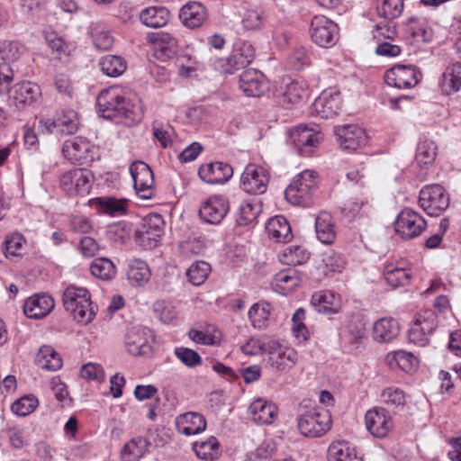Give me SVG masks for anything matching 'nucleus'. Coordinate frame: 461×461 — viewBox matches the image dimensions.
Wrapping results in <instances>:
<instances>
[{"instance_id":"obj_1","label":"nucleus","mask_w":461,"mask_h":461,"mask_svg":"<svg viewBox=\"0 0 461 461\" xmlns=\"http://www.w3.org/2000/svg\"><path fill=\"white\" fill-rule=\"evenodd\" d=\"M96 104L104 118L118 119L129 126L142 119L140 107L128 100L123 89L119 86L102 90L96 98Z\"/></svg>"},{"instance_id":"obj_2","label":"nucleus","mask_w":461,"mask_h":461,"mask_svg":"<svg viewBox=\"0 0 461 461\" xmlns=\"http://www.w3.org/2000/svg\"><path fill=\"white\" fill-rule=\"evenodd\" d=\"M62 303L66 311L70 312L73 319L78 323L88 324L96 314V310L91 301V294L85 287L68 286L62 294Z\"/></svg>"},{"instance_id":"obj_3","label":"nucleus","mask_w":461,"mask_h":461,"mask_svg":"<svg viewBox=\"0 0 461 461\" xmlns=\"http://www.w3.org/2000/svg\"><path fill=\"white\" fill-rule=\"evenodd\" d=\"M332 420L329 411L315 407L305 411L297 419L298 429L303 437L321 438L331 428Z\"/></svg>"},{"instance_id":"obj_4","label":"nucleus","mask_w":461,"mask_h":461,"mask_svg":"<svg viewBox=\"0 0 461 461\" xmlns=\"http://www.w3.org/2000/svg\"><path fill=\"white\" fill-rule=\"evenodd\" d=\"M317 174L304 170L297 175L285 191L287 202L294 205H306L317 187Z\"/></svg>"},{"instance_id":"obj_5","label":"nucleus","mask_w":461,"mask_h":461,"mask_svg":"<svg viewBox=\"0 0 461 461\" xmlns=\"http://www.w3.org/2000/svg\"><path fill=\"white\" fill-rule=\"evenodd\" d=\"M419 204L428 215L438 216L449 206V196L440 185H427L420 191Z\"/></svg>"},{"instance_id":"obj_6","label":"nucleus","mask_w":461,"mask_h":461,"mask_svg":"<svg viewBox=\"0 0 461 461\" xmlns=\"http://www.w3.org/2000/svg\"><path fill=\"white\" fill-rule=\"evenodd\" d=\"M306 95V85L303 80L283 77L273 90L275 102L283 107L300 103Z\"/></svg>"},{"instance_id":"obj_7","label":"nucleus","mask_w":461,"mask_h":461,"mask_svg":"<svg viewBox=\"0 0 461 461\" xmlns=\"http://www.w3.org/2000/svg\"><path fill=\"white\" fill-rule=\"evenodd\" d=\"M309 32L312 41L322 48H330L339 41L337 23L323 15H316L312 19Z\"/></svg>"},{"instance_id":"obj_8","label":"nucleus","mask_w":461,"mask_h":461,"mask_svg":"<svg viewBox=\"0 0 461 461\" xmlns=\"http://www.w3.org/2000/svg\"><path fill=\"white\" fill-rule=\"evenodd\" d=\"M93 175L85 168H72L59 175V186L68 195H83L89 193Z\"/></svg>"},{"instance_id":"obj_9","label":"nucleus","mask_w":461,"mask_h":461,"mask_svg":"<svg viewBox=\"0 0 461 461\" xmlns=\"http://www.w3.org/2000/svg\"><path fill=\"white\" fill-rule=\"evenodd\" d=\"M265 354L268 356L267 363L270 366L278 371L292 368L298 360V353L295 349L276 340L266 342Z\"/></svg>"},{"instance_id":"obj_10","label":"nucleus","mask_w":461,"mask_h":461,"mask_svg":"<svg viewBox=\"0 0 461 461\" xmlns=\"http://www.w3.org/2000/svg\"><path fill=\"white\" fill-rule=\"evenodd\" d=\"M130 173L138 196L144 200L153 198L156 194V186L151 168L142 161H136L130 166Z\"/></svg>"},{"instance_id":"obj_11","label":"nucleus","mask_w":461,"mask_h":461,"mask_svg":"<svg viewBox=\"0 0 461 461\" xmlns=\"http://www.w3.org/2000/svg\"><path fill=\"white\" fill-rule=\"evenodd\" d=\"M426 226L425 219L410 208L402 210L394 222L395 231L405 240H411L420 236Z\"/></svg>"},{"instance_id":"obj_12","label":"nucleus","mask_w":461,"mask_h":461,"mask_svg":"<svg viewBox=\"0 0 461 461\" xmlns=\"http://www.w3.org/2000/svg\"><path fill=\"white\" fill-rule=\"evenodd\" d=\"M254 58V47L249 42H242L232 50L228 58L218 59L216 67L223 73L233 74L238 69L249 65Z\"/></svg>"},{"instance_id":"obj_13","label":"nucleus","mask_w":461,"mask_h":461,"mask_svg":"<svg viewBox=\"0 0 461 461\" xmlns=\"http://www.w3.org/2000/svg\"><path fill=\"white\" fill-rule=\"evenodd\" d=\"M42 93L41 86L31 81L15 84L10 90V98L18 109H26L41 103Z\"/></svg>"},{"instance_id":"obj_14","label":"nucleus","mask_w":461,"mask_h":461,"mask_svg":"<svg viewBox=\"0 0 461 461\" xmlns=\"http://www.w3.org/2000/svg\"><path fill=\"white\" fill-rule=\"evenodd\" d=\"M242 189L250 194H260L267 191L269 174L263 167L248 165L240 177Z\"/></svg>"},{"instance_id":"obj_15","label":"nucleus","mask_w":461,"mask_h":461,"mask_svg":"<svg viewBox=\"0 0 461 461\" xmlns=\"http://www.w3.org/2000/svg\"><path fill=\"white\" fill-rule=\"evenodd\" d=\"M164 227L165 221L159 214L147 215L138 230L140 243L149 249L155 248L164 233Z\"/></svg>"},{"instance_id":"obj_16","label":"nucleus","mask_w":461,"mask_h":461,"mask_svg":"<svg viewBox=\"0 0 461 461\" xmlns=\"http://www.w3.org/2000/svg\"><path fill=\"white\" fill-rule=\"evenodd\" d=\"M418 70L412 65H395L384 74L385 83L399 89H409L419 83Z\"/></svg>"},{"instance_id":"obj_17","label":"nucleus","mask_w":461,"mask_h":461,"mask_svg":"<svg viewBox=\"0 0 461 461\" xmlns=\"http://www.w3.org/2000/svg\"><path fill=\"white\" fill-rule=\"evenodd\" d=\"M289 139L300 155L310 156L321 140V136L318 131L300 125L291 131Z\"/></svg>"},{"instance_id":"obj_18","label":"nucleus","mask_w":461,"mask_h":461,"mask_svg":"<svg viewBox=\"0 0 461 461\" xmlns=\"http://www.w3.org/2000/svg\"><path fill=\"white\" fill-rule=\"evenodd\" d=\"M335 133L340 147L351 151L366 146L369 140L366 131L355 124L337 126Z\"/></svg>"},{"instance_id":"obj_19","label":"nucleus","mask_w":461,"mask_h":461,"mask_svg":"<svg viewBox=\"0 0 461 461\" xmlns=\"http://www.w3.org/2000/svg\"><path fill=\"white\" fill-rule=\"evenodd\" d=\"M383 274L386 283L394 288L409 285L412 277L410 263L402 258L387 261Z\"/></svg>"},{"instance_id":"obj_20","label":"nucleus","mask_w":461,"mask_h":461,"mask_svg":"<svg viewBox=\"0 0 461 461\" xmlns=\"http://www.w3.org/2000/svg\"><path fill=\"white\" fill-rule=\"evenodd\" d=\"M340 109V94L332 89L324 90L312 105V113L322 119L333 118Z\"/></svg>"},{"instance_id":"obj_21","label":"nucleus","mask_w":461,"mask_h":461,"mask_svg":"<svg viewBox=\"0 0 461 461\" xmlns=\"http://www.w3.org/2000/svg\"><path fill=\"white\" fill-rule=\"evenodd\" d=\"M94 146L84 137L67 140L62 146L64 157L72 163L86 164L93 159Z\"/></svg>"},{"instance_id":"obj_22","label":"nucleus","mask_w":461,"mask_h":461,"mask_svg":"<svg viewBox=\"0 0 461 461\" xmlns=\"http://www.w3.org/2000/svg\"><path fill=\"white\" fill-rule=\"evenodd\" d=\"M366 429L375 438H384L393 428L392 418L384 408H373L365 416Z\"/></svg>"},{"instance_id":"obj_23","label":"nucleus","mask_w":461,"mask_h":461,"mask_svg":"<svg viewBox=\"0 0 461 461\" xmlns=\"http://www.w3.org/2000/svg\"><path fill=\"white\" fill-rule=\"evenodd\" d=\"M150 330L142 327H132L125 337L127 351L132 356H147L151 353Z\"/></svg>"},{"instance_id":"obj_24","label":"nucleus","mask_w":461,"mask_h":461,"mask_svg":"<svg viewBox=\"0 0 461 461\" xmlns=\"http://www.w3.org/2000/svg\"><path fill=\"white\" fill-rule=\"evenodd\" d=\"M229 210L227 199L221 195L210 196L200 207V217L211 224L220 223Z\"/></svg>"},{"instance_id":"obj_25","label":"nucleus","mask_w":461,"mask_h":461,"mask_svg":"<svg viewBox=\"0 0 461 461\" xmlns=\"http://www.w3.org/2000/svg\"><path fill=\"white\" fill-rule=\"evenodd\" d=\"M239 85L241 91L248 96L258 97L267 88V80L259 70L249 68L240 74Z\"/></svg>"},{"instance_id":"obj_26","label":"nucleus","mask_w":461,"mask_h":461,"mask_svg":"<svg viewBox=\"0 0 461 461\" xmlns=\"http://www.w3.org/2000/svg\"><path fill=\"white\" fill-rule=\"evenodd\" d=\"M233 174L232 167L223 162H211L199 168L200 178L208 184H224Z\"/></svg>"},{"instance_id":"obj_27","label":"nucleus","mask_w":461,"mask_h":461,"mask_svg":"<svg viewBox=\"0 0 461 461\" xmlns=\"http://www.w3.org/2000/svg\"><path fill=\"white\" fill-rule=\"evenodd\" d=\"M54 300L48 294H34L23 305L24 314L30 319H41L54 308Z\"/></svg>"},{"instance_id":"obj_28","label":"nucleus","mask_w":461,"mask_h":461,"mask_svg":"<svg viewBox=\"0 0 461 461\" xmlns=\"http://www.w3.org/2000/svg\"><path fill=\"white\" fill-rule=\"evenodd\" d=\"M179 18L185 26L198 28L207 19V10L199 2H188L180 9Z\"/></svg>"},{"instance_id":"obj_29","label":"nucleus","mask_w":461,"mask_h":461,"mask_svg":"<svg viewBox=\"0 0 461 461\" xmlns=\"http://www.w3.org/2000/svg\"><path fill=\"white\" fill-rule=\"evenodd\" d=\"M249 415L256 423L271 424L277 415V407L259 398L249 405Z\"/></svg>"},{"instance_id":"obj_30","label":"nucleus","mask_w":461,"mask_h":461,"mask_svg":"<svg viewBox=\"0 0 461 461\" xmlns=\"http://www.w3.org/2000/svg\"><path fill=\"white\" fill-rule=\"evenodd\" d=\"M176 425L179 433L190 436L203 431L206 428V420L198 412H186L176 418Z\"/></svg>"},{"instance_id":"obj_31","label":"nucleus","mask_w":461,"mask_h":461,"mask_svg":"<svg viewBox=\"0 0 461 461\" xmlns=\"http://www.w3.org/2000/svg\"><path fill=\"white\" fill-rule=\"evenodd\" d=\"M311 304L318 312L327 315L338 313L340 309L339 297L330 291H320L313 294Z\"/></svg>"},{"instance_id":"obj_32","label":"nucleus","mask_w":461,"mask_h":461,"mask_svg":"<svg viewBox=\"0 0 461 461\" xmlns=\"http://www.w3.org/2000/svg\"><path fill=\"white\" fill-rule=\"evenodd\" d=\"M385 363L391 370H401L405 373L414 372L418 365L417 358L411 353L403 350L389 352L385 357Z\"/></svg>"},{"instance_id":"obj_33","label":"nucleus","mask_w":461,"mask_h":461,"mask_svg":"<svg viewBox=\"0 0 461 461\" xmlns=\"http://www.w3.org/2000/svg\"><path fill=\"white\" fill-rule=\"evenodd\" d=\"M400 331V326L393 318H381L374 323L373 339L378 342H390L395 339Z\"/></svg>"},{"instance_id":"obj_34","label":"nucleus","mask_w":461,"mask_h":461,"mask_svg":"<svg viewBox=\"0 0 461 461\" xmlns=\"http://www.w3.org/2000/svg\"><path fill=\"white\" fill-rule=\"evenodd\" d=\"M154 44L156 55L161 59H169L176 51L177 41L175 37L166 32L152 33L149 36Z\"/></svg>"},{"instance_id":"obj_35","label":"nucleus","mask_w":461,"mask_h":461,"mask_svg":"<svg viewBox=\"0 0 461 461\" xmlns=\"http://www.w3.org/2000/svg\"><path fill=\"white\" fill-rule=\"evenodd\" d=\"M266 230L269 237L279 242H287L293 237L290 224L282 215L271 218L267 223Z\"/></svg>"},{"instance_id":"obj_36","label":"nucleus","mask_w":461,"mask_h":461,"mask_svg":"<svg viewBox=\"0 0 461 461\" xmlns=\"http://www.w3.org/2000/svg\"><path fill=\"white\" fill-rule=\"evenodd\" d=\"M317 238L324 244H331L336 238V231L331 215L326 212H320L315 220Z\"/></svg>"},{"instance_id":"obj_37","label":"nucleus","mask_w":461,"mask_h":461,"mask_svg":"<svg viewBox=\"0 0 461 461\" xmlns=\"http://www.w3.org/2000/svg\"><path fill=\"white\" fill-rule=\"evenodd\" d=\"M169 11L162 6H151L144 9L140 19L143 24L151 28H159L166 25L169 19Z\"/></svg>"},{"instance_id":"obj_38","label":"nucleus","mask_w":461,"mask_h":461,"mask_svg":"<svg viewBox=\"0 0 461 461\" xmlns=\"http://www.w3.org/2000/svg\"><path fill=\"white\" fill-rule=\"evenodd\" d=\"M262 211V205L257 199L243 201L236 215L237 223L240 226H247L253 223Z\"/></svg>"},{"instance_id":"obj_39","label":"nucleus","mask_w":461,"mask_h":461,"mask_svg":"<svg viewBox=\"0 0 461 461\" xmlns=\"http://www.w3.org/2000/svg\"><path fill=\"white\" fill-rule=\"evenodd\" d=\"M148 442L142 437L133 438L121 450L122 461H139L148 449Z\"/></svg>"},{"instance_id":"obj_40","label":"nucleus","mask_w":461,"mask_h":461,"mask_svg":"<svg viewBox=\"0 0 461 461\" xmlns=\"http://www.w3.org/2000/svg\"><path fill=\"white\" fill-rule=\"evenodd\" d=\"M442 90L449 95L461 87V62L449 65L442 75Z\"/></svg>"},{"instance_id":"obj_41","label":"nucleus","mask_w":461,"mask_h":461,"mask_svg":"<svg viewBox=\"0 0 461 461\" xmlns=\"http://www.w3.org/2000/svg\"><path fill=\"white\" fill-rule=\"evenodd\" d=\"M36 364L42 369L57 371L62 366V360L53 348L43 346L36 356Z\"/></svg>"},{"instance_id":"obj_42","label":"nucleus","mask_w":461,"mask_h":461,"mask_svg":"<svg viewBox=\"0 0 461 461\" xmlns=\"http://www.w3.org/2000/svg\"><path fill=\"white\" fill-rule=\"evenodd\" d=\"M99 66L102 72L111 77H117L122 75L127 68L126 60L117 55L104 56L99 61Z\"/></svg>"},{"instance_id":"obj_43","label":"nucleus","mask_w":461,"mask_h":461,"mask_svg":"<svg viewBox=\"0 0 461 461\" xmlns=\"http://www.w3.org/2000/svg\"><path fill=\"white\" fill-rule=\"evenodd\" d=\"M275 286L284 294L294 290L300 284L298 273L294 268L284 269L278 272L274 277Z\"/></svg>"},{"instance_id":"obj_44","label":"nucleus","mask_w":461,"mask_h":461,"mask_svg":"<svg viewBox=\"0 0 461 461\" xmlns=\"http://www.w3.org/2000/svg\"><path fill=\"white\" fill-rule=\"evenodd\" d=\"M271 312L270 304L267 302L254 303L249 311V319L251 325L257 329L266 328Z\"/></svg>"},{"instance_id":"obj_45","label":"nucleus","mask_w":461,"mask_h":461,"mask_svg":"<svg viewBox=\"0 0 461 461\" xmlns=\"http://www.w3.org/2000/svg\"><path fill=\"white\" fill-rule=\"evenodd\" d=\"M405 40L411 44L428 42L431 38V32L424 23L411 21L404 29Z\"/></svg>"},{"instance_id":"obj_46","label":"nucleus","mask_w":461,"mask_h":461,"mask_svg":"<svg viewBox=\"0 0 461 461\" xmlns=\"http://www.w3.org/2000/svg\"><path fill=\"white\" fill-rule=\"evenodd\" d=\"M329 461H360L354 449L344 441L332 443L328 449Z\"/></svg>"},{"instance_id":"obj_47","label":"nucleus","mask_w":461,"mask_h":461,"mask_svg":"<svg viewBox=\"0 0 461 461\" xmlns=\"http://www.w3.org/2000/svg\"><path fill=\"white\" fill-rule=\"evenodd\" d=\"M278 258L285 265L297 266L309 259V253L301 246H289L278 255Z\"/></svg>"},{"instance_id":"obj_48","label":"nucleus","mask_w":461,"mask_h":461,"mask_svg":"<svg viewBox=\"0 0 461 461\" xmlns=\"http://www.w3.org/2000/svg\"><path fill=\"white\" fill-rule=\"evenodd\" d=\"M90 270L93 276L102 280H111L116 275V267L112 260L106 258H95Z\"/></svg>"},{"instance_id":"obj_49","label":"nucleus","mask_w":461,"mask_h":461,"mask_svg":"<svg viewBox=\"0 0 461 461\" xmlns=\"http://www.w3.org/2000/svg\"><path fill=\"white\" fill-rule=\"evenodd\" d=\"M57 123L60 131L66 134H73L78 129L77 113L72 109L63 110L57 117Z\"/></svg>"},{"instance_id":"obj_50","label":"nucleus","mask_w":461,"mask_h":461,"mask_svg":"<svg viewBox=\"0 0 461 461\" xmlns=\"http://www.w3.org/2000/svg\"><path fill=\"white\" fill-rule=\"evenodd\" d=\"M210 272V264L205 261H197L189 267L186 276L194 285H201L207 279Z\"/></svg>"},{"instance_id":"obj_51","label":"nucleus","mask_w":461,"mask_h":461,"mask_svg":"<svg viewBox=\"0 0 461 461\" xmlns=\"http://www.w3.org/2000/svg\"><path fill=\"white\" fill-rule=\"evenodd\" d=\"M24 51V47L19 41H5L0 44L2 61L14 64Z\"/></svg>"},{"instance_id":"obj_52","label":"nucleus","mask_w":461,"mask_h":461,"mask_svg":"<svg viewBox=\"0 0 461 461\" xmlns=\"http://www.w3.org/2000/svg\"><path fill=\"white\" fill-rule=\"evenodd\" d=\"M97 210L111 216L122 214L126 210V203L123 200L115 198H99L96 201Z\"/></svg>"},{"instance_id":"obj_53","label":"nucleus","mask_w":461,"mask_h":461,"mask_svg":"<svg viewBox=\"0 0 461 461\" xmlns=\"http://www.w3.org/2000/svg\"><path fill=\"white\" fill-rule=\"evenodd\" d=\"M91 36L95 46L99 50H106L113 46V37L104 25H94L91 29Z\"/></svg>"},{"instance_id":"obj_54","label":"nucleus","mask_w":461,"mask_h":461,"mask_svg":"<svg viewBox=\"0 0 461 461\" xmlns=\"http://www.w3.org/2000/svg\"><path fill=\"white\" fill-rule=\"evenodd\" d=\"M437 147L431 140L420 141L418 144L415 159L420 166L432 163L436 158Z\"/></svg>"},{"instance_id":"obj_55","label":"nucleus","mask_w":461,"mask_h":461,"mask_svg":"<svg viewBox=\"0 0 461 461\" xmlns=\"http://www.w3.org/2000/svg\"><path fill=\"white\" fill-rule=\"evenodd\" d=\"M219 443L214 437H212L207 441L195 442L194 444V450L197 456L202 459H211L216 457L218 454Z\"/></svg>"},{"instance_id":"obj_56","label":"nucleus","mask_w":461,"mask_h":461,"mask_svg":"<svg viewBox=\"0 0 461 461\" xmlns=\"http://www.w3.org/2000/svg\"><path fill=\"white\" fill-rule=\"evenodd\" d=\"M127 275L131 281L140 285L149 279L150 272L145 262L135 260L130 265Z\"/></svg>"},{"instance_id":"obj_57","label":"nucleus","mask_w":461,"mask_h":461,"mask_svg":"<svg viewBox=\"0 0 461 461\" xmlns=\"http://www.w3.org/2000/svg\"><path fill=\"white\" fill-rule=\"evenodd\" d=\"M38 406V400L33 396H23L16 400L12 405V411L20 417L31 414Z\"/></svg>"},{"instance_id":"obj_58","label":"nucleus","mask_w":461,"mask_h":461,"mask_svg":"<svg viewBox=\"0 0 461 461\" xmlns=\"http://www.w3.org/2000/svg\"><path fill=\"white\" fill-rule=\"evenodd\" d=\"M382 402L390 408L403 406L405 395L402 390L397 387H387L381 393Z\"/></svg>"},{"instance_id":"obj_59","label":"nucleus","mask_w":461,"mask_h":461,"mask_svg":"<svg viewBox=\"0 0 461 461\" xmlns=\"http://www.w3.org/2000/svg\"><path fill=\"white\" fill-rule=\"evenodd\" d=\"M265 18L263 13L257 9H248L242 14L241 23L247 31H257L262 28Z\"/></svg>"},{"instance_id":"obj_60","label":"nucleus","mask_w":461,"mask_h":461,"mask_svg":"<svg viewBox=\"0 0 461 461\" xmlns=\"http://www.w3.org/2000/svg\"><path fill=\"white\" fill-rule=\"evenodd\" d=\"M403 10V0H383L378 7V14L384 19L393 20L399 17Z\"/></svg>"},{"instance_id":"obj_61","label":"nucleus","mask_w":461,"mask_h":461,"mask_svg":"<svg viewBox=\"0 0 461 461\" xmlns=\"http://www.w3.org/2000/svg\"><path fill=\"white\" fill-rule=\"evenodd\" d=\"M414 323L430 335L438 326V315L433 310H424L417 315Z\"/></svg>"},{"instance_id":"obj_62","label":"nucleus","mask_w":461,"mask_h":461,"mask_svg":"<svg viewBox=\"0 0 461 461\" xmlns=\"http://www.w3.org/2000/svg\"><path fill=\"white\" fill-rule=\"evenodd\" d=\"M157 318L165 324L171 323L176 318L175 307L166 301H157L153 305Z\"/></svg>"},{"instance_id":"obj_63","label":"nucleus","mask_w":461,"mask_h":461,"mask_svg":"<svg viewBox=\"0 0 461 461\" xmlns=\"http://www.w3.org/2000/svg\"><path fill=\"white\" fill-rule=\"evenodd\" d=\"M176 357L187 367H195L202 364L200 355L188 348L179 347L175 348Z\"/></svg>"},{"instance_id":"obj_64","label":"nucleus","mask_w":461,"mask_h":461,"mask_svg":"<svg viewBox=\"0 0 461 461\" xmlns=\"http://www.w3.org/2000/svg\"><path fill=\"white\" fill-rule=\"evenodd\" d=\"M46 41L53 52L58 55L68 56L71 51V44L67 42L62 37L55 33H50L46 36Z\"/></svg>"}]
</instances>
